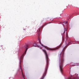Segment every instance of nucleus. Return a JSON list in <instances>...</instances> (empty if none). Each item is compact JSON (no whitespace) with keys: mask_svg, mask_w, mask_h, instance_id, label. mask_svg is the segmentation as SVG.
<instances>
[{"mask_svg":"<svg viewBox=\"0 0 79 79\" xmlns=\"http://www.w3.org/2000/svg\"><path fill=\"white\" fill-rule=\"evenodd\" d=\"M1 48L2 49V50H5L6 48L4 47H3L2 46H0V50H1Z\"/></svg>","mask_w":79,"mask_h":79,"instance_id":"7ed1b4c3","label":"nucleus"},{"mask_svg":"<svg viewBox=\"0 0 79 79\" xmlns=\"http://www.w3.org/2000/svg\"><path fill=\"white\" fill-rule=\"evenodd\" d=\"M47 24V23H45L44 25V26H46V25Z\"/></svg>","mask_w":79,"mask_h":79,"instance_id":"1a4fd4ad","label":"nucleus"},{"mask_svg":"<svg viewBox=\"0 0 79 79\" xmlns=\"http://www.w3.org/2000/svg\"><path fill=\"white\" fill-rule=\"evenodd\" d=\"M41 23H42V21L41 22Z\"/></svg>","mask_w":79,"mask_h":79,"instance_id":"9b49d317","label":"nucleus"},{"mask_svg":"<svg viewBox=\"0 0 79 79\" xmlns=\"http://www.w3.org/2000/svg\"><path fill=\"white\" fill-rule=\"evenodd\" d=\"M25 47L26 48V50H25V52H26L27 51V47H28V46L27 45V44H25Z\"/></svg>","mask_w":79,"mask_h":79,"instance_id":"20e7f679","label":"nucleus"},{"mask_svg":"<svg viewBox=\"0 0 79 79\" xmlns=\"http://www.w3.org/2000/svg\"><path fill=\"white\" fill-rule=\"evenodd\" d=\"M34 47H36V43H35L33 44Z\"/></svg>","mask_w":79,"mask_h":79,"instance_id":"39448f33","label":"nucleus"},{"mask_svg":"<svg viewBox=\"0 0 79 79\" xmlns=\"http://www.w3.org/2000/svg\"><path fill=\"white\" fill-rule=\"evenodd\" d=\"M40 44H41V45H42V47H45V48H46V49H47V50H56L57 49H58V48H60V47H61V45H60L58 47V48H47V47L45 46L44 45H43V44H42V43H41V42H40Z\"/></svg>","mask_w":79,"mask_h":79,"instance_id":"f03ea898","label":"nucleus"},{"mask_svg":"<svg viewBox=\"0 0 79 79\" xmlns=\"http://www.w3.org/2000/svg\"><path fill=\"white\" fill-rule=\"evenodd\" d=\"M65 31H67V30H64V33H63V36L64 35V33H65Z\"/></svg>","mask_w":79,"mask_h":79,"instance_id":"0eeeda50","label":"nucleus"},{"mask_svg":"<svg viewBox=\"0 0 79 79\" xmlns=\"http://www.w3.org/2000/svg\"><path fill=\"white\" fill-rule=\"evenodd\" d=\"M66 38H68V34H67V32H66Z\"/></svg>","mask_w":79,"mask_h":79,"instance_id":"423d86ee","label":"nucleus"},{"mask_svg":"<svg viewBox=\"0 0 79 79\" xmlns=\"http://www.w3.org/2000/svg\"><path fill=\"white\" fill-rule=\"evenodd\" d=\"M65 23H66V24H67L68 23V22H66Z\"/></svg>","mask_w":79,"mask_h":79,"instance_id":"9d476101","label":"nucleus"},{"mask_svg":"<svg viewBox=\"0 0 79 79\" xmlns=\"http://www.w3.org/2000/svg\"><path fill=\"white\" fill-rule=\"evenodd\" d=\"M37 32H39L40 33V28L37 31Z\"/></svg>","mask_w":79,"mask_h":79,"instance_id":"6e6552de","label":"nucleus"},{"mask_svg":"<svg viewBox=\"0 0 79 79\" xmlns=\"http://www.w3.org/2000/svg\"><path fill=\"white\" fill-rule=\"evenodd\" d=\"M64 48L63 50V52L60 54V58L59 60V67L60 70L62 74H63V65L64 63V52L65 51Z\"/></svg>","mask_w":79,"mask_h":79,"instance_id":"f257e3e1","label":"nucleus"}]
</instances>
